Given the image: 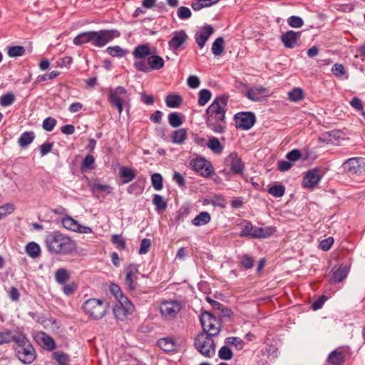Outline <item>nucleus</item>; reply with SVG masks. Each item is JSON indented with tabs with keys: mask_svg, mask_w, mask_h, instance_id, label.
Masks as SVG:
<instances>
[{
	"mask_svg": "<svg viewBox=\"0 0 365 365\" xmlns=\"http://www.w3.org/2000/svg\"><path fill=\"white\" fill-rule=\"evenodd\" d=\"M135 311V307L129 298H118L113 307V312L118 320L128 319Z\"/></svg>",
	"mask_w": 365,
	"mask_h": 365,
	"instance_id": "5",
	"label": "nucleus"
},
{
	"mask_svg": "<svg viewBox=\"0 0 365 365\" xmlns=\"http://www.w3.org/2000/svg\"><path fill=\"white\" fill-rule=\"evenodd\" d=\"M91 31L83 32L74 38L73 43L76 46H81L86 43H91Z\"/></svg>",
	"mask_w": 365,
	"mask_h": 365,
	"instance_id": "36",
	"label": "nucleus"
},
{
	"mask_svg": "<svg viewBox=\"0 0 365 365\" xmlns=\"http://www.w3.org/2000/svg\"><path fill=\"white\" fill-rule=\"evenodd\" d=\"M158 346L164 351H172L176 348V343L172 338L166 337L158 341Z\"/></svg>",
	"mask_w": 365,
	"mask_h": 365,
	"instance_id": "23",
	"label": "nucleus"
},
{
	"mask_svg": "<svg viewBox=\"0 0 365 365\" xmlns=\"http://www.w3.org/2000/svg\"><path fill=\"white\" fill-rule=\"evenodd\" d=\"M148 64L150 70H159L164 66V60L159 56L153 55L148 58Z\"/></svg>",
	"mask_w": 365,
	"mask_h": 365,
	"instance_id": "24",
	"label": "nucleus"
},
{
	"mask_svg": "<svg viewBox=\"0 0 365 365\" xmlns=\"http://www.w3.org/2000/svg\"><path fill=\"white\" fill-rule=\"evenodd\" d=\"M35 338L38 344L44 349L52 351L56 348L54 340L43 331L38 332Z\"/></svg>",
	"mask_w": 365,
	"mask_h": 365,
	"instance_id": "16",
	"label": "nucleus"
},
{
	"mask_svg": "<svg viewBox=\"0 0 365 365\" xmlns=\"http://www.w3.org/2000/svg\"><path fill=\"white\" fill-rule=\"evenodd\" d=\"M56 125V119L51 117H48L43 120L42 127L46 131H51L54 128Z\"/></svg>",
	"mask_w": 365,
	"mask_h": 365,
	"instance_id": "55",
	"label": "nucleus"
},
{
	"mask_svg": "<svg viewBox=\"0 0 365 365\" xmlns=\"http://www.w3.org/2000/svg\"><path fill=\"white\" fill-rule=\"evenodd\" d=\"M78 222L71 217H66L62 220L63 226L67 229L76 232L78 228Z\"/></svg>",
	"mask_w": 365,
	"mask_h": 365,
	"instance_id": "42",
	"label": "nucleus"
},
{
	"mask_svg": "<svg viewBox=\"0 0 365 365\" xmlns=\"http://www.w3.org/2000/svg\"><path fill=\"white\" fill-rule=\"evenodd\" d=\"M344 169L349 175L361 174L365 171V163L363 158H353L344 164Z\"/></svg>",
	"mask_w": 365,
	"mask_h": 365,
	"instance_id": "11",
	"label": "nucleus"
},
{
	"mask_svg": "<svg viewBox=\"0 0 365 365\" xmlns=\"http://www.w3.org/2000/svg\"><path fill=\"white\" fill-rule=\"evenodd\" d=\"M152 185L156 190H160L163 188V178L159 173H155L151 175Z\"/></svg>",
	"mask_w": 365,
	"mask_h": 365,
	"instance_id": "46",
	"label": "nucleus"
},
{
	"mask_svg": "<svg viewBox=\"0 0 365 365\" xmlns=\"http://www.w3.org/2000/svg\"><path fill=\"white\" fill-rule=\"evenodd\" d=\"M348 269L346 266L339 267L336 270H332L331 281L335 283L340 282L346 277Z\"/></svg>",
	"mask_w": 365,
	"mask_h": 365,
	"instance_id": "27",
	"label": "nucleus"
},
{
	"mask_svg": "<svg viewBox=\"0 0 365 365\" xmlns=\"http://www.w3.org/2000/svg\"><path fill=\"white\" fill-rule=\"evenodd\" d=\"M35 138V134L32 131H26L23 133L18 140L20 147L25 148L31 144Z\"/></svg>",
	"mask_w": 365,
	"mask_h": 365,
	"instance_id": "25",
	"label": "nucleus"
},
{
	"mask_svg": "<svg viewBox=\"0 0 365 365\" xmlns=\"http://www.w3.org/2000/svg\"><path fill=\"white\" fill-rule=\"evenodd\" d=\"M120 36L117 30H101L91 31V43L96 47H103L113 39Z\"/></svg>",
	"mask_w": 365,
	"mask_h": 365,
	"instance_id": "8",
	"label": "nucleus"
},
{
	"mask_svg": "<svg viewBox=\"0 0 365 365\" xmlns=\"http://www.w3.org/2000/svg\"><path fill=\"white\" fill-rule=\"evenodd\" d=\"M213 337L206 332H201L195 339L196 349L205 357L210 358L215 354V343Z\"/></svg>",
	"mask_w": 365,
	"mask_h": 365,
	"instance_id": "4",
	"label": "nucleus"
},
{
	"mask_svg": "<svg viewBox=\"0 0 365 365\" xmlns=\"http://www.w3.org/2000/svg\"><path fill=\"white\" fill-rule=\"evenodd\" d=\"M153 203L155 205L156 210L158 211L165 210L168 206L167 202L164 198L158 194L154 195Z\"/></svg>",
	"mask_w": 365,
	"mask_h": 365,
	"instance_id": "40",
	"label": "nucleus"
},
{
	"mask_svg": "<svg viewBox=\"0 0 365 365\" xmlns=\"http://www.w3.org/2000/svg\"><path fill=\"white\" fill-rule=\"evenodd\" d=\"M288 24L291 27L300 28L303 26V20L296 16H292L288 19Z\"/></svg>",
	"mask_w": 365,
	"mask_h": 365,
	"instance_id": "57",
	"label": "nucleus"
},
{
	"mask_svg": "<svg viewBox=\"0 0 365 365\" xmlns=\"http://www.w3.org/2000/svg\"><path fill=\"white\" fill-rule=\"evenodd\" d=\"M286 158L289 161L294 162L299 160L302 158V153L299 150L294 149L287 154Z\"/></svg>",
	"mask_w": 365,
	"mask_h": 365,
	"instance_id": "59",
	"label": "nucleus"
},
{
	"mask_svg": "<svg viewBox=\"0 0 365 365\" xmlns=\"http://www.w3.org/2000/svg\"><path fill=\"white\" fill-rule=\"evenodd\" d=\"M151 246V242L150 240L144 238L142 240L140 243V247L139 249V254L140 255H145L148 252L149 249Z\"/></svg>",
	"mask_w": 365,
	"mask_h": 365,
	"instance_id": "58",
	"label": "nucleus"
},
{
	"mask_svg": "<svg viewBox=\"0 0 365 365\" xmlns=\"http://www.w3.org/2000/svg\"><path fill=\"white\" fill-rule=\"evenodd\" d=\"M212 93L208 89H202L199 92L198 103L205 106L211 98Z\"/></svg>",
	"mask_w": 365,
	"mask_h": 365,
	"instance_id": "43",
	"label": "nucleus"
},
{
	"mask_svg": "<svg viewBox=\"0 0 365 365\" xmlns=\"http://www.w3.org/2000/svg\"><path fill=\"white\" fill-rule=\"evenodd\" d=\"M106 51L113 57H123L128 53V50L123 49L119 46H109Z\"/></svg>",
	"mask_w": 365,
	"mask_h": 365,
	"instance_id": "34",
	"label": "nucleus"
},
{
	"mask_svg": "<svg viewBox=\"0 0 365 365\" xmlns=\"http://www.w3.org/2000/svg\"><path fill=\"white\" fill-rule=\"evenodd\" d=\"M120 176L123 179V182L128 183L135 178V174L130 168H122L120 169Z\"/></svg>",
	"mask_w": 365,
	"mask_h": 365,
	"instance_id": "37",
	"label": "nucleus"
},
{
	"mask_svg": "<svg viewBox=\"0 0 365 365\" xmlns=\"http://www.w3.org/2000/svg\"><path fill=\"white\" fill-rule=\"evenodd\" d=\"M190 165L192 170L205 178L210 177L213 172L210 164L204 158L192 159Z\"/></svg>",
	"mask_w": 365,
	"mask_h": 365,
	"instance_id": "13",
	"label": "nucleus"
},
{
	"mask_svg": "<svg viewBox=\"0 0 365 365\" xmlns=\"http://www.w3.org/2000/svg\"><path fill=\"white\" fill-rule=\"evenodd\" d=\"M225 49L224 39L222 37L217 38L212 45V52L215 56H220Z\"/></svg>",
	"mask_w": 365,
	"mask_h": 365,
	"instance_id": "32",
	"label": "nucleus"
},
{
	"mask_svg": "<svg viewBox=\"0 0 365 365\" xmlns=\"http://www.w3.org/2000/svg\"><path fill=\"white\" fill-rule=\"evenodd\" d=\"M151 53L150 48L148 45L142 44L135 48L133 55L135 58H144L146 56H150Z\"/></svg>",
	"mask_w": 365,
	"mask_h": 365,
	"instance_id": "26",
	"label": "nucleus"
},
{
	"mask_svg": "<svg viewBox=\"0 0 365 365\" xmlns=\"http://www.w3.org/2000/svg\"><path fill=\"white\" fill-rule=\"evenodd\" d=\"M228 99V95L219 96L215 98L205 111L206 124L212 125V120H225Z\"/></svg>",
	"mask_w": 365,
	"mask_h": 365,
	"instance_id": "2",
	"label": "nucleus"
},
{
	"mask_svg": "<svg viewBox=\"0 0 365 365\" xmlns=\"http://www.w3.org/2000/svg\"><path fill=\"white\" fill-rule=\"evenodd\" d=\"M182 306L176 299L164 300L160 305L161 314L165 318H173L179 312Z\"/></svg>",
	"mask_w": 365,
	"mask_h": 365,
	"instance_id": "9",
	"label": "nucleus"
},
{
	"mask_svg": "<svg viewBox=\"0 0 365 365\" xmlns=\"http://www.w3.org/2000/svg\"><path fill=\"white\" fill-rule=\"evenodd\" d=\"M95 159L91 155H87L82 162L81 167L83 169H93Z\"/></svg>",
	"mask_w": 365,
	"mask_h": 365,
	"instance_id": "56",
	"label": "nucleus"
},
{
	"mask_svg": "<svg viewBox=\"0 0 365 365\" xmlns=\"http://www.w3.org/2000/svg\"><path fill=\"white\" fill-rule=\"evenodd\" d=\"M210 215L207 212H202L192 220V224L195 226H202L208 223Z\"/></svg>",
	"mask_w": 365,
	"mask_h": 365,
	"instance_id": "31",
	"label": "nucleus"
},
{
	"mask_svg": "<svg viewBox=\"0 0 365 365\" xmlns=\"http://www.w3.org/2000/svg\"><path fill=\"white\" fill-rule=\"evenodd\" d=\"M206 300L217 314H220L222 317H227L232 315V311L219 302L215 301L212 298H206Z\"/></svg>",
	"mask_w": 365,
	"mask_h": 365,
	"instance_id": "21",
	"label": "nucleus"
},
{
	"mask_svg": "<svg viewBox=\"0 0 365 365\" xmlns=\"http://www.w3.org/2000/svg\"><path fill=\"white\" fill-rule=\"evenodd\" d=\"M218 356L222 360H230L232 359L233 354L227 346H223L220 349Z\"/></svg>",
	"mask_w": 365,
	"mask_h": 365,
	"instance_id": "45",
	"label": "nucleus"
},
{
	"mask_svg": "<svg viewBox=\"0 0 365 365\" xmlns=\"http://www.w3.org/2000/svg\"><path fill=\"white\" fill-rule=\"evenodd\" d=\"M12 339V332L9 330L0 332V344L9 343Z\"/></svg>",
	"mask_w": 365,
	"mask_h": 365,
	"instance_id": "60",
	"label": "nucleus"
},
{
	"mask_svg": "<svg viewBox=\"0 0 365 365\" xmlns=\"http://www.w3.org/2000/svg\"><path fill=\"white\" fill-rule=\"evenodd\" d=\"M45 242L48 251L54 254H68L76 247L73 240L58 232L48 233Z\"/></svg>",
	"mask_w": 365,
	"mask_h": 365,
	"instance_id": "1",
	"label": "nucleus"
},
{
	"mask_svg": "<svg viewBox=\"0 0 365 365\" xmlns=\"http://www.w3.org/2000/svg\"><path fill=\"white\" fill-rule=\"evenodd\" d=\"M219 122L221 121L217 120H212V125L207 124V126L211 128L215 133H222L224 132L225 128L220 124H218Z\"/></svg>",
	"mask_w": 365,
	"mask_h": 365,
	"instance_id": "61",
	"label": "nucleus"
},
{
	"mask_svg": "<svg viewBox=\"0 0 365 365\" xmlns=\"http://www.w3.org/2000/svg\"><path fill=\"white\" fill-rule=\"evenodd\" d=\"M14 209V205L11 203H7L4 205L0 206V219L4 218L7 215L13 212Z\"/></svg>",
	"mask_w": 365,
	"mask_h": 365,
	"instance_id": "51",
	"label": "nucleus"
},
{
	"mask_svg": "<svg viewBox=\"0 0 365 365\" xmlns=\"http://www.w3.org/2000/svg\"><path fill=\"white\" fill-rule=\"evenodd\" d=\"M275 232V228L272 227H259L253 226L251 222H245L242 227V231L240 233V237H249L250 238H266L272 235Z\"/></svg>",
	"mask_w": 365,
	"mask_h": 365,
	"instance_id": "6",
	"label": "nucleus"
},
{
	"mask_svg": "<svg viewBox=\"0 0 365 365\" xmlns=\"http://www.w3.org/2000/svg\"><path fill=\"white\" fill-rule=\"evenodd\" d=\"M214 33V29L211 25H207L201 28L200 31L195 35V39L200 48H202L210 36Z\"/></svg>",
	"mask_w": 365,
	"mask_h": 365,
	"instance_id": "15",
	"label": "nucleus"
},
{
	"mask_svg": "<svg viewBox=\"0 0 365 365\" xmlns=\"http://www.w3.org/2000/svg\"><path fill=\"white\" fill-rule=\"evenodd\" d=\"M206 145L215 154H220L223 150L222 145L215 137H211Z\"/></svg>",
	"mask_w": 365,
	"mask_h": 365,
	"instance_id": "29",
	"label": "nucleus"
},
{
	"mask_svg": "<svg viewBox=\"0 0 365 365\" xmlns=\"http://www.w3.org/2000/svg\"><path fill=\"white\" fill-rule=\"evenodd\" d=\"M133 66L138 71H143V72H145V73H148V72L150 71V68H149L148 64L143 58H141V59H140L138 61H135L134 63H133Z\"/></svg>",
	"mask_w": 365,
	"mask_h": 365,
	"instance_id": "53",
	"label": "nucleus"
},
{
	"mask_svg": "<svg viewBox=\"0 0 365 365\" xmlns=\"http://www.w3.org/2000/svg\"><path fill=\"white\" fill-rule=\"evenodd\" d=\"M52 357L58 363V365H69L68 356L62 351H56L53 353Z\"/></svg>",
	"mask_w": 365,
	"mask_h": 365,
	"instance_id": "38",
	"label": "nucleus"
},
{
	"mask_svg": "<svg viewBox=\"0 0 365 365\" xmlns=\"http://www.w3.org/2000/svg\"><path fill=\"white\" fill-rule=\"evenodd\" d=\"M14 95L11 93H8L1 97L0 104L4 107L9 106L14 103Z\"/></svg>",
	"mask_w": 365,
	"mask_h": 365,
	"instance_id": "50",
	"label": "nucleus"
},
{
	"mask_svg": "<svg viewBox=\"0 0 365 365\" xmlns=\"http://www.w3.org/2000/svg\"><path fill=\"white\" fill-rule=\"evenodd\" d=\"M321 178L319 170L317 168L312 169L308 171L304 178L303 185L305 187L312 188L318 184Z\"/></svg>",
	"mask_w": 365,
	"mask_h": 365,
	"instance_id": "18",
	"label": "nucleus"
},
{
	"mask_svg": "<svg viewBox=\"0 0 365 365\" xmlns=\"http://www.w3.org/2000/svg\"><path fill=\"white\" fill-rule=\"evenodd\" d=\"M284 192L285 188L283 185H273L268 190V192L269 194L277 197H282L284 194Z\"/></svg>",
	"mask_w": 365,
	"mask_h": 365,
	"instance_id": "47",
	"label": "nucleus"
},
{
	"mask_svg": "<svg viewBox=\"0 0 365 365\" xmlns=\"http://www.w3.org/2000/svg\"><path fill=\"white\" fill-rule=\"evenodd\" d=\"M187 40V36L184 31H175L168 44L173 50H178Z\"/></svg>",
	"mask_w": 365,
	"mask_h": 365,
	"instance_id": "19",
	"label": "nucleus"
},
{
	"mask_svg": "<svg viewBox=\"0 0 365 365\" xmlns=\"http://www.w3.org/2000/svg\"><path fill=\"white\" fill-rule=\"evenodd\" d=\"M111 242L113 244L115 245L120 250L125 249V242L121 235H113L111 237Z\"/></svg>",
	"mask_w": 365,
	"mask_h": 365,
	"instance_id": "54",
	"label": "nucleus"
},
{
	"mask_svg": "<svg viewBox=\"0 0 365 365\" xmlns=\"http://www.w3.org/2000/svg\"><path fill=\"white\" fill-rule=\"evenodd\" d=\"M27 254L33 257L36 258L40 255L41 249L38 244L35 242H30L26 247Z\"/></svg>",
	"mask_w": 365,
	"mask_h": 365,
	"instance_id": "39",
	"label": "nucleus"
},
{
	"mask_svg": "<svg viewBox=\"0 0 365 365\" xmlns=\"http://www.w3.org/2000/svg\"><path fill=\"white\" fill-rule=\"evenodd\" d=\"M235 120L236 128L249 130L254 125L256 118L253 113L243 112L237 113L235 115Z\"/></svg>",
	"mask_w": 365,
	"mask_h": 365,
	"instance_id": "10",
	"label": "nucleus"
},
{
	"mask_svg": "<svg viewBox=\"0 0 365 365\" xmlns=\"http://www.w3.org/2000/svg\"><path fill=\"white\" fill-rule=\"evenodd\" d=\"M240 264L245 268L250 269L253 266V259L248 255H244L240 260Z\"/></svg>",
	"mask_w": 365,
	"mask_h": 365,
	"instance_id": "64",
	"label": "nucleus"
},
{
	"mask_svg": "<svg viewBox=\"0 0 365 365\" xmlns=\"http://www.w3.org/2000/svg\"><path fill=\"white\" fill-rule=\"evenodd\" d=\"M11 341H14L16 344L15 349H20L25 347L29 344H31L29 340L27 339L26 335L22 333H19L16 336H14L12 334V339Z\"/></svg>",
	"mask_w": 365,
	"mask_h": 365,
	"instance_id": "30",
	"label": "nucleus"
},
{
	"mask_svg": "<svg viewBox=\"0 0 365 365\" xmlns=\"http://www.w3.org/2000/svg\"><path fill=\"white\" fill-rule=\"evenodd\" d=\"M226 161L234 173L242 174L243 173L244 164L237 153H230L227 158Z\"/></svg>",
	"mask_w": 365,
	"mask_h": 365,
	"instance_id": "17",
	"label": "nucleus"
},
{
	"mask_svg": "<svg viewBox=\"0 0 365 365\" xmlns=\"http://www.w3.org/2000/svg\"><path fill=\"white\" fill-rule=\"evenodd\" d=\"M327 362L330 365H343L344 356L339 349L332 351L327 357Z\"/></svg>",
	"mask_w": 365,
	"mask_h": 365,
	"instance_id": "22",
	"label": "nucleus"
},
{
	"mask_svg": "<svg viewBox=\"0 0 365 365\" xmlns=\"http://www.w3.org/2000/svg\"><path fill=\"white\" fill-rule=\"evenodd\" d=\"M125 284L130 290H134L136 287L137 274L138 273L136 265L130 264L125 269Z\"/></svg>",
	"mask_w": 365,
	"mask_h": 365,
	"instance_id": "14",
	"label": "nucleus"
},
{
	"mask_svg": "<svg viewBox=\"0 0 365 365\" xmlns=\"http://www.w3.org/2000/svg\"><path fill=\"white\" fill-rule=\"evenodd\" d=\"M187 138V130L185 128H181L175 130L173 133L172 140L175 144H182Z\"/></svg>",
	"mask_w": 365,
	"mask_h": 365,
	"instance_id": "33",
	"label": "nucleus"
},
{
	"mask_svg": "<svg viewBox=\"0 0 365 365\" xmlns=\"http://www.w3.org/2000/svg\"><path fill=\"white\" fill-rule=\"evenodd\" d=\"M301 32L287 31L281 36V40L287 48H293L300 37Z\"/></svg>",
	"mask_w": 365,
	"mask_h": 365,
	"instance_id": "20",
	"label": "nucleus"
},
{
	"mask_svg": "<svg viewBox=\"0 0 365 365\" xmlns=\"http://www.w3.org/2000/svg\"><path fill=\"white\" fill-rule=\"evenodd\" d=\"M331 71L337 77L341 76L345 73L344 67L341 63H335L331 68Z\"/></svg>",
	"mask_w": 365,
	"mask_h": 365,
	"instance_id": "62",
	"label": "nucleus"
},
{
	"mask_svg": "<svg viewBox=\"0 0 365 365\" xmlns=\"http://www.w3.org/2000/svg\"><path fill=\"white\" fill-rule=\"evenodd\" d=\"M83 309L91 319H98L105 315L107 302L99 298H89L84 302Z\"/></svg>",
	"mask_w": 365,
	"mask_h": 365,
	"instance_id": "3",
	"label": "nucleus"
},
{
	"mask_svg": "<svg viewBox=\"0 0 365 365\" xmlns=\"http://www.w3.org/2000/svg\"><path fill=\"white\" fill-rule=\"evenodd\" d=\"M289 100L292 101H298L302 100L304 97L303 91L301 88H294L288 93Z\"/></svg>",
	"mask_w": 365,
	"mask_h": 365,
	"instance_id": "48",
	"label": "nucleus"
},
{
	"mask_svg": "<svg viewBox=\"0 0 365 365\" xmlns=\"http://www.w3.org/2000/svg\"><path fill=\"white\" fill-rule=\"evenodd\" d=\"M192 12L188 7L180 6L178 9V16L179 19L184 20L190 18Z\"/></svg>",
	"mask_w": 365,
	"mask_h": 365,
	"instance_id": "52",
	"label": "nucleus"
},
{
	"mask_svg": "<svg viewBox=\"0 0 365 365\" xmlns=\"http://www.w3.org/2000/svg\"><path fill=\"white\" fill-rule=\"evenodd\" d=\"M333 243L334 239L330 237L322 240L319 243V247L324 251H327L331 248Z\"/></svg>",
	"mask_w": 365,
	"mask_h": 365,
	"instance_id": "63",
	"label": "nucleus"
},
{
	"mask_svg": "<svg viewBox=\"0 0 365 365\" xmlns=\"http://www.w3.org/2000/svg\"><path fill=\"white\" fill-rule=\"evenodd\" d=\"M15 351L19 360L26 365L32 364L36 358V351L31 344L23 348L15 349Z\"/></svg>",
	"mask_w": 365,
	"mask_h": 365,
	"instance_id": "12",
	"label": "nucleus"
},
{
	"mask_svg": "<svg viewBox=\"0 0 365 365\" xmlns=\"http://www.w3.org/2000/svg\"><path fill=\"white\" fill-rule=\"evenodd\" d=\"M200 321L203 330L202 332L213 336L218 335L221 330V324L214 315L208 312H203L200 317Z\"/></svg>",
	"mask_w": 365,
	"mask_h": 365,
	"instance_id": "7",
	"label": "nucleus"
},
{
	"mask_svg": "<svg viewBox=\"0 0 365 365\" xmlns=\"http://www.w3.org/2000/svg\"><path fill=\"white\" fill-rule=\"evenodd\" d=\"M220 0H197L192 2L191 7L195 11H200L203 8L211 6L217 4Z\"/></svg>",
	"mask_w": 365,
	"mask_h": 365,
	"instance_id": "28",
	"label": "nucleus"
},
{
	"mask_svg": "<svg viewBox=\"0 0 365 365\" xmlns=\"http://www.w3.org/2000/svg\"><path fill=\"white\" fill-rule=\"evenodd\" d=\"M68 278V274L64 269H59L55 273V279L60 284L65 283Z\"/></svg>",
	"mask_w": 365,
	"mask_h": 365,
	"instance_id": "49",
	"label": "nucleus"
},
{
	"mask_svg": "<svg viewBox=\"0 0 365 365\" xmlns=\"http://www.w3.org/2000/svg\"><path fill=\"white\" fill-rule=\"evenodd\" d=\"M170 125L173 128H178L182 124V119L180 113L174 112L168 115Z\"/></svg>",
	"mask_w": 365,
	"mask_h": 365,
	"instance_id": "41",
	"label": "nucleus"
},
{
	"mask_svg": "<svg viewBox=\"0 0 365 365\" xmlns=\"http://www.w3.org/2000/svg\"><path fill=\"white\" fill-rule=\"evenodd\" d=\"M182 101V98L179 95H168L165 98V103L169 108H178Z\"/></svg>",
	"mask_w": 365,
	"mask_h": 365,
	"instance_id": "35",
	"label": "nucleus"
},
{
	"mask_svg": "<svg viewBox=\"0 0 365 365\" xmlns=\"http://www.w3.org/2000/svg\"><path fill=\"white\" fill-rule=\"evenodd\" d=\"M25 53V48L21 46H14L8 49V55L11 58L21 56Z\"/></svg>",
	"mask_w": 365,
	"mask_h": 365,
	"instance_id": "44",
	"label": "nucleus"
}]
</instances>
